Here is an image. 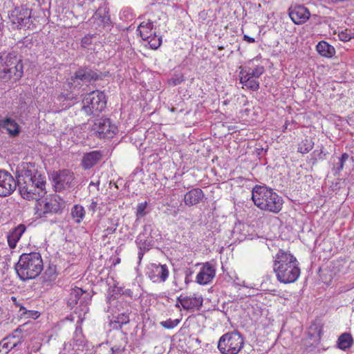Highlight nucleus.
I'll use <instances>...</instances> for the list:
<instances>
[{
	"instance_id": "1",
	"label": "nucleus",
	"mask_w": 354,
	"mask_h": 354,
	"mask_svg": "<svg viewBox=\"0 0 354 354\" xmlns=\"http://www.w3.org/2000/svg\"><path fill=\"white\" fill-rule=\"evenodd\" d=\"M273 270L277 280L283 283L296 281L301 272L296 257L282 250H279L275 256Z\"/></svg>"
},
{
	"instance_id": "2",
	"label": "nucleus",
	"mask_w": 354,
	"mask_h": 354,
	"mask_svg": "<svg viewBox=\"0 0 354 354\" xmlns=\"http://www.w3.org/2000/svg\"><path fill=\"white\" fill-rule=\"evenodd\" d=\"M254 204L261 210L277 214L281 211L283 200L272 189L256 185L252 192Z\"/></svg>"
},
{
	"instance_id": "3",
	"label": "nucleus",
	"mask_w": 354,
	"mask_h": 354,
	"mask_svg": "<svg viewBox=\"0 0 354 354\" xmlns=\"http://www.w3.org/2000/svg\"><path fill=\"white\" fill-rule=\"evenodd\" d=\"M44 268L41 256L38 252L22 254L15 265V270L22 281L35 279Z\"/></svg>"
},
{
	"instance_id": "4",
	"label": "nucleus",
	"mask_w": 354,
	"mask_h": 354,
	"mask_svg": "<svg viewBox=\"0 0 354 354\" xmlns=\"http://www.w3.org/2000/svg\"><path fill=\"white\" fill-rule=\"evenodd\" d=\"M23 75L21 60L14 53L0 57V80L3 82L19 80Z\"/></svg>"
},
{
	"instance_id": "5",
	"label": "nucleus",
	"mask_w": 354,
	"mask_h": 354,
	"mask_svg": "<svg viewBox=\"0 0 354 354\" xmlns=\"http://www.w3.org/2000/svg\"><path fill=\"white\" fill-rule=\"evenodd\" d=\"M82 110L88 115H97L104 110L106 99L104 92L93 91L87 94L82 100Z\"/></svg>"
},
{
	"instance_id": "6",
	"label": "nucleus",
	"mask_w": 354,
	"mask_h": 354,
	"mask_svg": "<svg viewBox=\"0 0 354 354\" xmlns=\"http://www.w3.org/2000/svg\"><path fill=\"white\" fill-rule=\"evenodd\" d=\"M29 323L19 326L13 333L0 342V354H7L12 349L16 348L30 334Z\"/></svg>"
},
{
	"instance_id": "7",
	"label": "nucleus",
	"mask_w": 354,
	"mask_h": 354,
	"mask_svg": "<svg viewBox=\"0 0 354 354\" xmlns=\"http://www.w3.org/2000/svg\"><path fill=\"white\" fill-rule=\"evenodd\" d=\"M244 345L243 338L238 332L223 335L218 342V348L222 354H237Z\"/></svg>"
},
{
	"instance_id": "8",
	"label": "nucleus",
	"mask_w": 354,
	"mask_h": 354,
	"mask_svg": "<svg viewBox=\"0 0 354 354\" xmlns=\"http://www.w3.org/2000/svg\"><path fill=\"white\" fill-rule=\"evenodd\" d=\"M64 207V201L59 196L55 194L50 198L37 200L35 209L36 214L41 218L46 217L48 214L61 212Z\"/></svg>"
},
{
	"instance_id": "9",
	"label": "nucleus",
	"mask_w": 354,
	"mask_h": 354,
	"mask_svg": "<svg viewBox=\"0 0 354 354\" xmlns=\"http://www.w3.org/2000/svg\"><path fill=\"white\" fill-rule=\"evenodd\" d=\"M9 18L19 28L23 27L30 28L32 24L31 10L24 6L15 7L9 13Z\"/></svg>"
},
{
	"instance_id": "10",
	"label": "nucleus",
	"mask_w": 354,
	"mask_h": 354,
	"mask_svg": "<svg viewBox=\"0 0 354 354\" xmlns=\"http://www.w3.org/2000/svg\"><path fill=\"white\" fill-rule=\"evenodd\" d=\"M37 172L34 162H22L17 169V185L30 183Z\"/></svg>"
},
{
	"instance_id": "11",
	"label": "nucleus",
	"mask_w": 354,
	"mask_h": 354,
	"mask_svg": "<svg viewBox=\"0 0 354 354\" xmlns=\"http://www.w3.org/2000/svg\"><path fill=\"white\" fill-rule=\"evenodd\" d=\"M74 174L69 170H62L53 176L54 186L57 192L72 187L74 185Z\"/></svg>"
},
{
	"instance_id": "12",
	"label": "nucleus",
	"mask_w": 354,
	"mask_h": 354,
	"mask_svg": "<svg viewBox=\"0 0 354 354\" xmlns=\"http://www.w3.org/2000/svg\"><path fill=\"white\" fill-rule=\"evenodd\" d=\"M16 180L8 171L0 170V197L12 194L17 187Z\"/></svg>"
},
{
	"instance_id": "13",
	"label": "nucleus",
	"mask_w": 354,
	"mask_h": 354,
	"mask_svg": "<svg viewBox=\"0 0 354 354\" xmlns=\"http://www.w3.org/2000/svg\"><path fill=\"white\" fill-rule=\"evenodd\" d=\"M94 129L100 138H112L116 133L117 127L111 124L110 119L100 118L94 124Z\"/></svg>"
},
{
	"instance_id": "14",
	"label": "nucleus",
	"mask_w": 354,
	"mask_h": 354,
	"mask_svg": "<svg viewBox=\"0 0 354 354\" xmlns=\"http://www.w3.org/2000/svg\"><path fill=\"white\" fill-rule=\"evenodd\" d=\"M148 275L154 283L165 282L169 277V270L166 265L153 263L151 265Z\"/></svg>"
},
{
	"instance_id": "15",
	"label": "nucleus",
	"mask_w": 354,
	"mask_h": 354,
	"mask_svg": "<svg viewBox=\"0 0 354 354\" xmlns=\"http://www.w3.org/2000/svg\"><path fill=\"white\" fill-rule=\"evenodd\" d=\"M19 188L21 196L28 200L35 199L37 201L39 200L37 197H42L46 194L44 188L41 187L40 188L36 187L32 184L20 185Z\"/></svg>"
},
{
	"instance_id": "16",
	"label": "nucleus",
	"mask_w": 354,
	"mask_h": 354,
	"mask_svg": "<svg viewBox=\"0 0 354 354\" xmlns=\"http://www.w3.org/2000/svg\"><path fill=\"white\" fill-rule=\"evenodd\" d=\"M289 15L295 24H304L310 17V12L303 6H296L290 8Z\"/></svg>"
},
{
	"instance_id": "17",
	"label": "nucleus",
	"mask_w": 354,
	"mask_h": 354,
	"mask_svg": "<svg viewBox=\"0 0 354 354\" xmlns=\"http://www.w3.org/2000/svg\"><path fill=\"white\" fill-rule=\"evenodd\" d=\"M103 158L100 151H93L83 154L81 166L85 170L89 169L97 164Z\"/></svg>"
},
{
	"instance_id": "18",
	"label": "nucleus",
	"mask_w": 354,
	"mask_h": 354,
	"mask_svg": "<svg viewBox=\"0 0 354 354\" xmlns=\"http://www.w3.org/2000/svg\"><path fill=\"white\" fill-rule=\"evenodd\" d=\"M215 274L214 268L209 263H206L197 274L196 282L201 285L207 284L215 277Z\"/></svg>"
},
{
	"instance_id": "19",
	"label": "nucleus",
	"mask_w": 354,
	"mask_h": 354,
	"mask_svg": "<svg viewBox=\"0 0 354 354\" xmlns=\"http://www.w3.org/2000/svg\"><path fill=\"white\" fill-rule=\"evenodd\" d=\"M75 78L81 79L88 85L92 81H96L100 78V74L88 67H81L75 73Z\"/></svg>"
},
{
	"instance_id": "20",
	"label": "nucleus",
	"mask_w": 354,
	"mask_h": 354,
	"mask_svg": "<svg viewBox=\"0 0 354 354\" xmlns=\"http://www.w3.org/2000/svg\"><path fill=\"white\" fill-rule=\"evenodd\" d=\"M178 301L185 310L199 309L203 305V298L201 296L178 297Z\"/></svg>"
},
{
	"instance_id": "21",
	"label": "nucleus",
	"mask_w": 354,
	"mask_h": 354,
	"mask_svg": "<svg viewBox=\"0 0 354 354\" xmlns=\"http://www.w3.org/2000/svg\"><path fill=\"white\" fill-rule=\"evenodd\" d=\"M5 129L12 137L17 136L20 133L19 125L11 118H3L0 116V129Z\"/></svg>"
},
{
	"instance_id": "22",
	"label": "nucleus",
	"mask_w": 354,
	"mask_h": 354,
	"mask_svg": "<svg viewBox=\"0 0 354 354\" xmlns=\"http://www.w3.org/2000/svg\"><path fill=\"white\" fill-rule=\"evenodd\" d=\"M88 297V293L82 290V288L75 287L71 290L68 299V305L73 308L80 301V304L85 301L86 299Z\"/></svg>"
},
{
	"instance_id": "23",
	"label": "nucleus",
	"mask_w": 354,
	"mask_h": 354,
	"mask_svg": "<svg viewBox=\"0 0 354 354\" xmlns=\"http://www.w3.org/2000/svg\"><path fill=\"white\" fill-rule=\"evenodd\" d=\"M204 197L203 191L199 188L192 189L184 196V202L187 206H193L198 204Z\"/></svg>"
},
{
	"instance_id": "24",
	"label": "nucleus",
	"mask_w": 354,
	"mask_h": 354,
	"mask_svg": "<svg viewBox=\"0 0 354 354\" xmlns=\"http://www.w3.org/2000/svg\"><path fill=\"white\" fill-rule=\"evenodd\" d=\"M25 231L26 226L23 224H20L8 233L7 235V239L8 245L10 248L13 249L16 247L17 243L19 241Z\"/></svg>"
},
{
	"instance_id": "25",
	"label": "nucleus",
	"mask_w": 354,
	"mask_h": 354,
	"mask_svg": "<svg viewBox=\"0 0 354 354\" xmlns=\"http://www.w3.org/2000/svg\"><path fill=\"white\" fill-rule=\"evenodd\" d=\"M316 49L320 55L326 57H332L335 53L334 47L324 41H319Z\"/></svg>"
},
{
	"instance_id": "26",
	"label": "nucleus",
	"mask_w": 354,
	"mask_h": 354,
	"mask_svg": "<svg viewBox=\"0 0 354 354\" xmlns=\"http://www.w3.org/2000/svg\"><path fill=\"white\" fill-rule=\"evenodd\" d=\"M152 29L153 22L151 20H149L147 22H142L138 28V30L140 32V37L143 40L151 38V35L153 34L151 32Z\"/></svg>"
},
{
	"instance_id": "27",
	"label": "nucleus",
	"mask_w": 354,
	"mask_h": 354,
	"mask_svg": "<svg viewBox=\"0 0 354 354\" xmlns=\"http://www.w3.org/2000/svg\"><path fill=\"white\" fill-rule=\"evenodd\" d=\"M353 343L352 335L348 333H344L337 339V347L341 350H346L351 347Z\"/></svg>"
},
{
	"instance_id": "28",
	"label": "nucleus",
	"mask_w": 354,
	"mask_h": 354,
	"mask_svg": "<svg viewBox=\"0 0 354 354\" xmlns=\"http://www.w3.org/2000/svg\"><path fill=\"white\" fill-rule=\"evenodd\" d=\"M93 17L96 19H100L104 25H108L111 21L110 17L109 15V8L105 5L100 6Z\"/></svg>"
},
{
	"instance_id": "29",
	"label": "nucleus",
	"mask_w": 354,
	"mask_h": 354,
	"mask_svg": "<svg viewBox=\"0 0 354 354\" xmlns=\"http://www.w3.org/2000/svg\"><path fill=\"white\" fill-rule=\"evenodd\" d=\"M71 216L76 223H80L85 216V209L80 205H75L71 209Z\"/></svg>"
},
{
	"instance_id": "30",
	"label": "nucleus",
	"mask_w": 354,
	"mask_h": 354,
	"mask_svg": "<svg viewBox=\"0 0 354 354\" xmlns=\"http://www.w3.org/2000/svg\"><path fill=\"white\" fill-rule=\"evenodd\" d=\"M57 100L59 102H68V104H66V107H69L74 104L77 100V98L75 95H74L73 93L67 92V93H62L58 97Z\"/></svg>"
},
{
	"instance_id": "31",
	"label": "nucleus",
	"mask_w": 354,
	"mask_h": 354,
	"mask_svg": "<svg viewBox=\"0 0 354 354\" xmlns=\"http://www.w3.org/2000/svg\"><path fill=\"white\" fill-rule=\"evenodd\" d=\"M314 146V142L310 138H305L299 143L298 151L301 153H307Z\"/></svg>"
},
{
	"instance_id": "32",
	"label": "nucleus",
	"mask_w": 354,
	"mask_h": 354,
	"mask_svg": "<svg viewBox=\"0 0 354 354\" xmlns=\"http://www.w3.org/2000/svg\"><path fill=\"white\" fill-rule=\"evenodd\" d=\"M26 184H32L36 187L46 189V177L41 174L37 172V174L33 176L30 183H27Z\"/></svg>"
},
{
	"instance_id": "33",
	"label": "nucleus",
	"mask_w": 354,
	"mask_h": 354,
	"mask_svg": "<svg viewBox=\"0 0 354 354\" xmlns=\"http://www.w3.org/2000/svg\"><path fill=\"white\" fill-rule=\"evenodd\" d=\"M349 155L346 153H344L342 156L339 158L338 162L334 165L333 171L334 174H338L343 169L344 163L348 160Z\"/></svg>"
},
{
	"instance_id": "34",
	"label": "nucleus",
	"mask_w": 354,
	"mask_h": 354,
	"mask_svg": "<svg viewBox=\"0 0 354 354\" xmlns=\"http://www.w3.org/2000/svg\"><path fill=\"white\" fill-rule=\"evenodd\" d=\"M129 322V318L127 314L122 313L116 317V320L112 324L114 328H121L122 326Z\"/></svg>"
},
{
	"instance_id": "35",
	"label": "nucleus",
	"mask_w": 354,
	"mask_h": 354,
	"mask_svg": "<svg viewBox=\"0 0 354 354\" xmlns=\"http://www.w3.org/2000/svg\"><path fill=\"white\" fill-rule=\"evenodd\" d=\"M246 72L248 76L251 77V78L258 79L264 73V68L262 66H258L254 69L248 68Z\"/></svg>"
},
{
	"instance_id": "36",
	"label": "nucleus",
	"mask_w": 354,
	"mask_h": 354,
	"mask_svg": "<svg viewBox=\"0 0 354 354\" xmlns=\"http://www.w3.org/2000/svg\"><path fill=\"white\" fill-rule=\"evenodd\" d=\"M146 41H148L152 49H157L161 45L162 38L160 37H158L154 32L151 35V38H149V39H147Z\"/></svg>"
},
{
	"instance_id": "37",
	"label": "nucleus",
	"mask_w": 354,
	"mask_h": 354,
	"mask_svg": "<svg viewBox=\"0 0 354 354\" xmlns=\"http://www.w3.org/2000/svg\"><path fill=\"white\" fill-rule=\"evenodd\" d=\"M85 84L82 80L75 78V73L68 79V84L74 88H80Z\"/></svg>"
},
{
	"instance_id": "38",
	"label": "nucleus",
	"mask_w": 354,
	"mask_h": 354,
	"mask_svg": "<svg viewBox=\"0 0 354 354\" xmlns=\"http://www.w3.org/2000/svg\"><path fill=\"white\" fill-rule=\"evenodd\" d=\"M179 322L180 320L178 319L174 320L169 319L166 321L161 322L160 324L165 328L172 329L176 327L179 324Z\"/></svg>"
},
{
	"instance_id": "39",
	"label": "nucleus",
	"mask_w": 354,
	"mask_h": 354,
	"mask_svg": "<svg viewBox=\"0 0 354 354\" xmlns=\"http://www.w3.org/2000/svg\"><path fill=\"white\" fill-rule=\"evenodd\" d=\"M245 88L253 91H256L259 88V82L256 78H250Z\"/></svg>"
},
{
	"instance_id": "40",
	"label": "nucleus",
	"mask_w": 354,
	"mask_h": 354,
	"mask_svg": "<svg viewBox=\"0 0 354 354\" xmlns=\"http://www.w3.org/2000/svg\"><path fill=\"white\" fill-rule=\"evenodd\" d=\"M338 37L342 41H348L352 38H354V33H348L347 30H346L339 32Z\"/></svg>"
},
{
	"instance_id": "41",
	"label": "nucleus",
	"mask_w": 354,
	"mask_h": 354,
	"mask_svg": "<svg viewBox=\"0 0 354 354\" xmlns=\"http://www.w3.org/2000/svg\"><path fill=\"white\" fill-rule=\"evenodd\" d=\"M19 312H21V315H26L28 317H38L39 314L37 311L35 310H27L26 308L21 306L19 308Z\"/></svg>"
},
{
	"instance_id": "42",
	"label": "nucleus",
	"mask_w": 354,
	"mask_h": 354,
	"mask_svg": "<svg viewBox=\"0 0 354 354\" xmlns=\"http://www.w3.org/2000/svg\"><path fill=\"white\" fill-rule=\"evenodd\" d=\"M185 80L183 75H176L169 80V83L170 85L176 86L181 84Z\"/></svg>"
},
{
	"instance_id": "43",
	"label": "nucleus",
	"mask_w": 354,
	"mask_h": 354,
	"mask_svg": "<svg viewBox=\"0 0 354 354\" xmlns=\"http://www.w3.org/2000/svg\"><path fill=\"white\" fill-rule=\"evenodd\" d=\"M56 278L55 272L53 269L49 268L44 272V281H52Z\"/></svg>"
},
{
	"instance_id": "44",
	"label": "nucleus",
	"mask_w": 354,
	"mask_h": 354,
	"mask_svg": "<svg viewBox=\"0 0 354 354\" xmlns=\"http://www.w3.org/2000/svg\"><path fill=\"white\" fill-rule=\"evenodd\" d=\"M117 227L118 223H114L111 226L107 227V228L104 231V234L102 235L103 239L105 240L108 235L113 234L115 232Z\"/></svg>"
},
{
	"instance_id": "45",
	"label": "nucleus",
	"mask_w": 354,
	"mask_h": 354,
	"mask_svg": "<svg viewBox=\"0 0 354 354\" xmlns=\"http://www.w3.org/2000/svg\"><path fill=\"white\" fill-rule=\"evenodd\" d=\"M147 203H139L137 206L136 214L138 216H143L146 214L145 209L147 207Z\"/></svg>"
},
{
	"instance_id": "46",
	"label": "nucleus",
	"mask_w": 354,
	"mask_h": 354,
	"mask_svg": "<svg viewBox=\"0 0 354 354\" xmlns=\"http://www.w3.org/2000/svg\"><path fill=\"white\" fill-rule=\"evenodd\" d=\"M240 82L243 84V88H245V86L248 83V80L251 77L248 76V73L246 71H241L240 72Z\"/></svg>"
},
{
	"instance_id": "47",
	"label": "nucleus",
	"mask_w": 354,
	"mask_h": 354,
	"mask_svg": "<svg viewBox=\"0 0 354 354\" xmlns=\"http://www.w3.org/2000/svg\"><path fill=\"white\" fill-rule=\"evenodd\" d=\"M315 333L309 332V335H310L311 337H315V341H318L320 339L321 334H322V330H321V328H318L317 327H315Z\"/></svg>"
},
{
	"instance_id": "48",
	"label": "nucleus",
	"mask_w": 354,
	"mask_h": 354,
	"mask_svg": "<svg viewBox=\"0 0 354 354\" xmlns=\"http://www.w3.org/2000/svg\"><path fill=\"white\" fill-rule=\"evenodd\" d=\"M124 351V348H121L120 346H114L111 347L110 354H122Z\"/></svg>"
},
{
	"instance_id": "49",
	"label": "nucleus",
	"mask_w": 354,
	"mask_h": 354,
	"mask_svg": "<svg viewBox=\"0 0 354 354\" xmlns=\"http://www.w3.org/2000/svg\"><path fill=\"white\" fill-rule=\"evenodd\" d=\"M97 206V202L95 201L94 199H92L91 204L88 207V209L90 212H92L94 213L96 211Z\"/></svg>"
},
{
	"instance_id": "50",
	"label": "nucleus",
	"mask_w": 354,
	"mask_h": 354,
	"mask_svg": "<svg viewBox=\"0 0 354 354\" xmlns=\"http://www.w3.org/2000/svg\"><path fill=\"white\" fill-rule=\"evenodd\" d=\"M243 40L248 43H254L255 39L253 37H249L248 35H245L243 36Z\"/></svg>"
},
{
	"instance_id": "51",
	"label": "nucleus",
	"mask_w": 354,
	"mask_h": 354,
	"mask_svg": "<svg viewBox=\"0 0 354 354\" xmlns=\"http://www.w3.org/2000/svg\"><path fill=\"white\" fill-rule=\"evenodd\" d=\"M99 185H100V180H97V183L91 182L89 183L88 188L90 189L92 186H94V187H96L97 189L98 190L99 189Z\"/></svg>"
},
{
	"instance_id": "52",
	"label": "nucleus",
	"mask_w": 354,
	"mask_h": 354,
	"mask_svg": "<svg viewBox=\"0 0 354 354\" xmlns=\"http://www.w3.org/2000/svg\"><path fill=\"white\" fill-rule=\"evenodd\" d=\"M78 333H82V329L77 328L75 330L76 335H77Z\"/></svg>"
},
{
	"instance_id": "53",
	"label": "nucleus",
	"mask_w": 354,
	"mask_h": 354,
	"mask_svg": "<svg viewBox=\"0 0 354 354\" xmlns=\"http://www.w3.org/2000/svg\"><path fill=\"white\" fill-rule=\"evenodd\" d=\"M142 257H143V253L142 252H140L138 253V259L140 261L142 259Z\"/></svg>"
},
{
	"instance_id": "54",
	"label": "nucleus",
	"mask_w": 354,
	"mask_h": 354,
	"mask_svg": "<svg viewBox=\"0 0 354 354\" xmlns=\"http://www.w3.org/2000/svg\"><path fill=\"white\" fill-rule=\"evenodd\" d=\"M192 274V272L191 270H187L186 273L187 277H188L189 275Z\"/></svg>"
},
{
	"instance_id": "55",
	"label": "nucleus",
	"mask_w": 354,
	"mask_h": 354,
	"mask_svg": "<svg viewBox=\"0 0 354 354\" xmlns=\"http://www.w3.org/2000/svg\"><path fill=\"white\" fill-rule=\"evenodd\" d=\"M218 50H223V49H224V47H223V46H218Z\"/></svg>"
},
{
	"instance_id": "56",
	"label": "nucleus",
	"mask_w": 354,
	"mask_h": 354,
	"mask_svg": "<svg viewBox=\"0 0 354 354\" xmlns=\"http://www.w3.org/2000/svg\"><path fill=\"white\" fill-rule=\"evenodd\" d=\"M180 303L177 300V304H176V306L179 308Z\"/></svg>"
},
{
	"instance_id": "57",
	"label": "nucleus",
	"mask_w": 354,
	"mask_h": 354,
	"mask_svg": "<svg viewBox=\"0 0 354 354\" xmlns=\"http://www.w3.org/2000/svg\"><path fill=\"white\" fill-rule=\"evenodd\" d=\"M322 153V151H320V153L319 154V158H322V157L321 156Z\"/></svg>"
}]
</instances>
